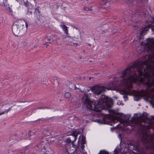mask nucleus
<instances>
[{
    "mask_svg": "<svg viewBox=\"0 0 154 154\" xmlns=\"http://www.w3.org/2000/svg\"><path fill=\"white\" fill-rule=\"evenodd\" d=\"M78 133L77 131H74L72 134V135L74 137V140L73 141L72 143L73 144L74 142L76 140Z\"/></svg>",
    "mask_w": 154,
    "mask_h": 154,
    "instance_id": "4468645a",
    "label": "nucleus"
},
{
    "mask_svg": "<svg viewBox=\"0 0 154 154\" xmlns=\"http://www.w3.org/2000/svg\"><path fill=\"white\" fill-rule=\"evenodd\" d=\"M82 101L86 106H112L113 105V100L111 98L105 95H101L99 100L96 101L93 99L91 100L88 98L87 94L85 92L84 94L83 97L82 99Z\"/></svg>",
    "mask_w": 154,
    "mask_h": 154,
    "instance_id": "7ed1b4c3",
    "label": "nucleus"
},
{
    "mask_svg": "<svg viewBox=\"0 0 154 154\" xmlns=\"http://www.w3.org/2000/svg\"><path fill=\"white\" fill-rule=\"evenodd\" d=\"M8 0H3V3L5 2H7V1Z\"/></svg>",
    "mask_w": 154,
    "mask_h": 154,
    "instance_id": "c85d7f7f",
    "label": "nucleus"
},
{
    "mask_svg": "<svg viewBox=\"0 0 154 154\" xmlns=\"http://www.w3.org/2000/svg\"><path fill=\"white\" fill-rule=\"evenodd\" d=\"M44 142V140H43L42 143V144L40 143L37 145L38 148L42 150V152L40 154H45L46 149L44 143H43Z\"/></svg>",
    "mask_w": 154,
    "mask_h": 154,
    "instance_id": "6e6552de",
    "label": "nucleus"
},
{
    "mask_svg": "<svg viewBox=\"0 0 154 154\" xmlns=\"http://www.w3.org/2000/svg\"><path fill=\"white\" fill-rule=\"evenodd\" d=\"M138 53H139V54H140V53H142V51H138Z\"/></svg>",
    "mask_w": 154,
    "mask_h": 154,
    "instance_id": "c756f323",
    "label": "nucleus"
},
{
    "mask_svg": "<svg viewBox=\"0 0 154 154\" xmlns=\"http://www.w3.org/2000/svg\"><path fill=\"white\" fill-rule=\"evenodd\" d=\"M43 45H47L46 42Z\"/></svg>",
    "mask_w": 154,
    "mask_h": 154,
    "instance_id": "473e14b6",
    "label": "nucleus"
},
{
    "mask_svg": "<svg viewBox=\"0 0 154 154\" xmlns=\"http://www.w3.org/2000/svg\"><path fill=\"white\" fill-rule=\"evenodd\" d=\"M140 38H136L134 41L137 44L140 42L141 45L147 47V53L142 58L135 63L139 64L134 67L135 70L131 72V79L136 80L133 82L138 85L143 84L146 86V90H141L134 97L135 100L138 101L142 97L146 101L152 102L154 101V38H148L144 42Z\"/></svg>",
    "mask_w": 154,
    "mask_h": 154,
    "instance_id": "f257e3e1",
    "label": "nucleus"
},
{
    "mask_svg": "<svg viewBox=\"0 0 154 154\" xmlns=\"http://www.w3.org/2000/svg\"><path fill=\"white\" fill-rule=\"evenodd\" d=\"M88 91H89V90H88Z\"/></svg>",
    "mask_w": 154,
    "mask_h": 154,
    "instance_id": "58836bf2",
    "label": "nucleus"
},
{
    "mask_svg": "<svg viewBox=\"0 0 154 154\" xmlns=\"http://www.w3.org/2000/svg\"><path fill=\"white\" fill-rule=\"evenodd\" d=\"M115 128H111V129L112 130V129H115Z\"/></svg>",
    "mask_w": 154,
    "mask_h": 154,
    "instance_id": "2f4dec72",
    "label": "nucleus"
},
{
    "mask_svg": "<svg viewBox=\"0 0 154 154\" xmlns=\"http://www.w3.org/2000/svg\"><path fill=\"white\" fill-rule=\"evenodd\" d=\"M60 27L62 29L64 33L66 34V35H68V28L67 26L64 24H61L60 25Z\"/></svg>",
    "mask_w": 154,
    "mask_h": 154,
    "instance_id": "9b49d317",
    "label": "nucleus"
},
{
    "mask_svg": "<svg viewBox=\"0 0 154 154\" xmlns=\"http://www.w3.org/2000/svg\"><path fill=\"white\" fill-rule=\"evenodd\" d=\"M91 79V77H89V80Z\"/></svg>",
    "mask_w": 154,
    "mask_h": 154,
    "instance_id": "f704fd0d",
    "label": "nucleus"
},
{
    "mask_svg": "<svg viewBox=\"0 0 154 154\" xmlns=\"http://www.w3.org/2000/svg\"><path fill=\"white\" fill-rule=\"evenodd\" d=\"M60 39V38L59 37H58V38L56 37L55 38H52V41H54L55 40H57V39Z\"/></svg>",
    "mask_w": 154,
    "mask_h": 154,
    "instance_id": "a878e982",
    "label": "nucleus"
},
{
    "mask_svg": "<svg viewBox=\"0 0 154 154\" xmlns=\"http://www.w3.org/2000/svg\"><path fill=\"white\" fill-rule=\"evenodd\" d=\"M21 27L22 29L25 28L26 30L28 27V24L24 20L18 19L17 21L14 23L12 26V29L14 34L16 35V34L19 32L20 29L19 27Z\"/></svg>",
    "mask_w": 154,
    "mask_h": 154,
    "instance_id": "39448f33",
    "label": "nucleus"
},
{
    "mask_svg": "<svg viewBox=\"0 0 154 154\" xmlns=\"http://www.w3.org/2000/svg\"><path fill=\"white\" fill-rule=\"evenodd\" d=\"M43 134L44 135L45 137H46L49 136L51 134V133L49 130H45L44 131Z\"/></svg>",
    "mask_w": 154,
    "mask_h": 154,
    "instance_id": "dca6fc26",
    "label": "nucleus"
},
{
    "mask_svg": "<svg viewBox=\"0 0 154 154\" xmlns=\"http://www.w3.org/2000/svg\"><path fill=\"white\" fill-rule=\"evenodd\" d=\"M90 90L95 95H98L105 91L106 88L103 86L97 85L93 86Z\"/></svg>",
    "mask_w": 154,
    "mask_h": 154,
    "instance_id": "0eeeda50",
    "label": "nucleus"
},
{
    "mask_svg": "<svg viewBox=\"0 0 154 154\" xmlns=\"http://www.w3.org/2000/svg\"><path fill=\"white\" fill-rule=\"evenodd\" d=\"M55 111V110H53V111Z\"/></svg>",
    "mask_w": 154,
    "mask_h": 154,
    "instance_id": "ea45409f",
    "label": "nucleus"
},
{
    "mask_svg": "<svg viewBox=\"0 0 154 154\" xmlns=\"http://www.w3.org/2000/svg\"><path fill=\"white\" fill-rule=\"evenodd\" d=\"M71 141V140L69 138H68L66 139V142H70Z\"/></svg>",
    "mask_w": 154,
    "mask_h": 154,
    "instance_id": "bb28decb",
    "label": "nucleus"
},
{
    "mask_svg": "<svg viewBox=\"0 0 154 154\" xmlns=\"http://www.w3.org/2000/svg\"><path fill=\"white\" fill-rule=\"evenodd\" d=\"M3 4L4 6L5 7L7 10L8 11L10 12H12V9L11 8V6L8 3V2L3 3Z\"/></svg>",
    "mask_w": 154,
    "mask_h": 154,
    "instance_id": "ddd939ff",
    "label": "nucleus"
},
{
    "mask_svg": "<svg viewBox=\"0 0 154 154\" xmlns=\"http://www.w3.org/2000/svg\"><path fill=\"white\" fill-rule=\"evenodd\" d=\"M128 145V149L125 148L124 150L122 149H118L116 148L114 150L115 154H142L139 151L138 146L139 143L138 142H130ZM98 154H109L106 151L101 150ZM111 154H114L112 153Z\"/></svg>",
    "mask_w": 154,
    "mask_h": 154,
    "instance_id": "20e7f679",
    "label": "nucleus"
},
{
    "mask_svg": "<svg viewBox=\"0 0 154 154\" xmlns=\"http://www.w3.org/2000/svg\"><path fill=\"white\" fill-rule=\"evenodd\" d=\"M46 45L47 46H49V45H47H47Z\"/></svg>",
    "mask_w": 154,
    "mask_h": 154,
    "instance_id": "e433bc0d",
    "label": "nucleus"
},
{
    "mask_svg": "<svg viewBox=\"0 0 154 154\" xmlns=\"http://www.w3.org/2000/svg\"><path fill=\"white\" fill-rule=\"evenodd\" d=\"M85 143H81V149L83 150L85 147L84 144Z\"/></svg>",
    "mask_w": 154,
    "mask_h": 154,
    "instance_id": "b1692460",
    "label": "nucleus"
},
{
    "mask_svg": "<svg viewBox=\"0 0 154 154\" xmlns=\"http://www.w3.org/2000/svg\"><path fill=\"white\" fill-rule=\"evenodd\" d=\"M73 89L76 90L77 91H80L81 92H83L84 91L81 90L80 88H77L76 87L75 85L73 84Z\"/></svg>",
    "mask_w": 154,
    "mask_h": 154,
    "instance_id": "f3484780",
    "label": "nucleus"
},
{
    "mask_svg": "<svg viewBox=\"0 0 154 154\" xmlns=\"http://www.w3.org/2000/svg\"><path fill=\"white\" fill-rule=\"evenodd\" d=\"M86 8L87 9L86 10H88V8Z\"/></svg>",
    "mask_w": 154,
    "mask_h": 154,
    "instance_id": "c9c22d12",
    "label": "nucleus"
},
{
    "mask_svg": "<svg viewBox=\"0 0 154 154\" xmlns=\"http://www.w3.org/2000/svg\"><path fill=\"white\" fill-rule=\"evenodd\" d=\"M134 29H135L137 30L138 31L140 32L141 31L140 29V28H138V27H137L136 26H134Z\"/></svg>",
    "mask_w": 154,
    "mask_h": 154,
    "instance_id": "393cba45",
    "label": "nucleus"
},
{
    "mask_svg": "<svg viewBox=\"0 0 154 154\" xmlns=\"http://www.w3.org/2000/svg\"><path fill=\"white\" fill-rule=\"evenodd\" d=\"M11 107H10L9 109H5L2 108L0 110V116L4 114L7 113L8 112L11 110Z\"/></svg>",
    "mask_w": 154,
    "mask_h": 154,
    "instance_id": "f8f14e48",
    "label": "nucleus"
},
{
    "mask_svg": "<svg viewBox=\"0 0 154 154\" xmlns=\"http://www.w3.org/2000/svg\"><path fill=\"white\" fill-rule=\"evenodd\" d=\"M131 14H132L133 15L132 17L133 19H131V20L133 22L137 23L138 20L135 18V17H139L140 14V11H137L136 12H135L134 13V12H132Z\"/></svg>",
    "mask_w": 154,
    "mask_h": 154,
    "instance_id": "1a4fd4ad",
    "label": "nucleus"
},
{
    "mask_svg": "<svg viewBox=\"0 0 154 154\" xmlns=\"http://www.w3.org/2000/svg\"><path fill=\"white\" fill-rule=\"evenodd\" d=\"M25 139H28V138H25Z\"/></svg>",
    "mask_w": 154,
    "mask_h": 154,
    "instance_id": "4c0bfd02",
    "label": "nucleus"
},
{
    "mask_svg": "<svg viewBox=\"0 0 154 154\" xmlns=\"http://www.w3.org/2000/svg\"><path fill=\"white\" fill-rule=\"evenodd\" d=\"M56 35H55L54 36L53 35H51V38H48L47 39V40L48 41H50L51 40H52V38H55L56 37Z\"/></svg>",
    "mask_w": 154,
    "mask_h": 154,
    "instance_id": "4be33fe9",
    "label": "nucleus"
},
{
    "mask_svg": "<svg viewBox=\"0 0 154 154\" xmlns=\"http://www.w3.org/2000/svg\"><path fill=\"white\" fill-rule=\"evenodd\" d=\"M63 39H65V42L66 45L69 46H72L74 47H77L78 46V44L77 43L75 42H77L75 39L76 38L75 37H72L69 36V35H64L63 37Z\"/></svg>",
    "mask_w": 154,
    "mask_h": 154,
    "instance_id": "423d86ee",
    "label": "nucleus"
},
{
    "mask_svg": "<svg viewBox=\"0 0 154 154\" xmlns=\"http://www.w3.org/2000/svg\"><path fill=\"white\" fill-rule=\"evenodd\" d=\"M139 64L137 63H134L132 65L129 66L122 72L121 75L117 78L118 81L116 84L119 86L123 87L125 89L121 92V94L123 95V98L125 101L128 99L127 95H129L132 91L131 90L132 87L133 82H136V80L131 79V72L135 70L134 67L137 66Z\"/></svg>",
    "mask_w": 154,
    "mask_h": 154,
    "instance_id": "f03ea898",
    "label": "nucleus"
},
{
    "mask_svg": "<svg viewBox=\"0 0 154 154\" xmlns=\"http://www.w3.org/2000/svg\"><path fill=\"white\" fill-rule=\"evenodd\" d=\"M81 141V143H85V137L83 135H81L79 138L78 142Z\"/></svg>",
    "mask_w": 154,
    "mask_h": 154,
    "instance_id": "2eb2a0df",
    "label": "nucleus"
},
{
    "mask_svg": "<svg viewBox=\"0 0 154 154\" xmlns=\"http://www.w3.org/2000/svg\"><path fill=\"white\" fill-rule=\"evenodd\" d=\"M37 10L38 12H39V7H37V8L36 9V11Z\"/></svg>",
    "mask_w": 154,
    "mask_h": 154,
    "instance_id": "cd10ccee",
    "label": "nucleus"
},
{
    "mask_svg": "<svg viewBox=\"0 0 154 154\" xmlns=\"http://www.w3.org/2000/svg\"><path fill=\"white\" fill-rule=\"evenodd\" d=\"M117 105H118L123 106L124 105L123 103L121 101L119 100L117 102Z\"/></svg>",
    "mask_w": 154,
    "mask_h": 154,
    "instance_id": "aec40b11",
    "label": "nucleus"
},
{
    "mask_svg": "<svg viewBox=\"0 0 154 154\" xmlns=\"http://www.w3.org/2000/svg\"><path fill=\"white\" fill-rule=\"evenodd\" d=\"M52 109V108H45L44 106L38 107V108H36V109Z\"/></svg>",
    "mask_w": 154,
    "mask_h": 154,
    "instance_id": "412c9836",
    "label": "nucleus"
},
{
    "mask_svg": "<svg viewBox=\"0 0 154 154\" xmlns=\"http://www.w3.org/2000/svg\"><path fill=\"white\" fill-rule=\"evenodd\" d=\"M35 133V132H32L31 131H29L28 132V134H29L30 135H32L33 134H34Z\"/></svg>",
    "mask_w": 154,
    "mask_h": 154,
    "instance_id": "5701e85b",
    "label": "nucleus"
},
{
    "mask_svg": "<svg viewBox=\"0 0 154 154\" xmlns=\"http://www.w3.org/2000/svg\"><path fill=\"white\" fill-rule=\"evenodd\" d=\"M65 97L66 98H69L70 97L71 95L70 93L66 92L65 94Z\"/></svg>",
    "mask_w": 154,
    "mask_h": 154,
    "instance_id": "6ab92c4d",
    "label": "nucleus"
},
{
    "mask_svg": "<svg viewBox=\"0 0 154 154\" xmlns=\"http://www.w3.org/2000/svg\"><path fill=\"white\" fill-rule=\"evenodd\" d=\"M145 141L147 142L150 141L151 142L154 141V138H153L152 136H150L146 133L145 134V138L144 139Z\"/></svg>",
    "mask_w": 154,
    "mask_h": 154,
    "instance_id": "9d476101",
    "label": "nucleus"
},
{
    "mask_svg": "<svg viewBox=\"0 0 154 154\" xmlns=\"http://www.w3.org/2000/svg\"><path fill=\"white\" fill-rule=\"evenodd\" d=\"M88 45L89 46H90L91 45V44H88Z\"/></svg>",
    "mask_w": 154,
    "mask_h": 154,
    "instance_id": "72a5a7b5",
    "label": "nucleus"
},
{
    "mask_svg": "<svg viewBox=\"0 0 154 154\" xmlns=\"http://www.w3.org/2000/svg\"><path fill=\"white\" fill-rule=\"evenodd\" d=\"M133 0H127V3L129 7H131L133 6Z\"/></svg>",
    "mask_w": 154,
    "mask_h": 154,
    "instance_id": "a211bd4d",
    "label": "nucleus"
},
{
    "mask_svg": "<svg viewBox=\"0 0 154 154\" xmlns=\"http://www.w3.org/2000/svg\"><path fill=\"white\" fill-rule=\"evenodd\" d=\"M26 45H27V43H26L25 42V43H24V45H25V46Z\"/></svg>",
    "mask_w": 154,
    "mask_h": 154,
    "instance_id": "7c9ffc66",
    "label": "nucleus"
}]
</instances>
